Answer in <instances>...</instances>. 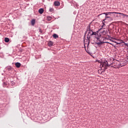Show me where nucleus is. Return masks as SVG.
I'll use <instances>...</instances> for the list:
<instances>
[{
  "mask_svg": "<svg viewBox=\"0 0 128 128\" xmlns=\"http://www.w3.org/2000/svg\"><path fill=\"white\" fill-rule=\"evenodd\" d=\"M108 66H110L108 65V62L107 60L102 62L100 64L101 70H98V72H104L106 70H108Z\"/></svg>",
  "mask_w": 128,
  "mask_h": 128,
  "instance_id": "1",
  "label": "nucleus"
},
{
  "mask_svg": "<svg viewBox=\"0 0 128 128\" xmlns=\"http://www.w3.org/2000/svg\"><path fill=\"white\" fill-rule=\"evenodd\" d=\"M90 36H87V39H86V37H84V44H88H88H90Z\"/></svg>",
  "mask_w": 128,
  "mask_h": 128,
  "instance_id": "2",
  "label": "nucleus"
},
{
  "mask_svg": "<svg viewBox=\"0 0 128 128\" xmlns=\"http://www.w3.org/2000/svg\"><path fill=\"white\" fill-rule=\"evenodd\" d=\"M93 30L90 29V24L86 28V31L85 32V34H86V32H92Z\"/></svg>",
  "mask_w": 128,
  "mask_h": 128,
  "instance_id": "3",
  "label": "nucleus"
},
{
  "mask_svg": "<svg viewBox=\"0 0 128 128\" xmlns=\"http://www.w3.org/2000/svg\"><path fill=\"white\" fill-rule=\"evenodd\" d=\"M112 14H114L113 12H104V13L100 14L98 16H104V14H105V16H107L110 15Z\"/></svg>",
  "mask_w": 128,
  "mask_h": 128,
  "instance_id": "4",
  "label": "nucleus"
},
{
  "mask_svg": "<svg viewBox=\"0 0 128 128\" xmlns=\"http://www.w3.org/2000/svg\"><path fill=\"white\" fill-rule=\"evenodd\" d=\"M96 44H98L100 46V44H110L108 42H95Z\"/></svg>",
  "mask_w": 128,
  "mask_h": 128,
  "instance_id": "5",
  "label": "nucleus"
},
{
  "mask_svg": "<svg viewBox=\"0 0 128 128\" xmlns=\"http://www.w3.org/2000/svg\"><path fill=\"white\" fill-rule=\"evenodd\" d=\"M54 4L56 6H60V2L58 1H56L54 2Z\"/></svg>",
  "mask_w": 128,
  "mask_h": 128,
  "instance_id": "6",
  "label": "nucleus"
},
{
  "mask_svg": "<svg viewBox=\"0 0 128 128\" xmlns=\"http://www.w3.org/2000/svg\"><path fill=\"white\" fill-rule=\"evenodd\" d=\"M15 66H16V68H20L21 64H20V63L17 62L15 64Z\"/></svg>",
  "mask_w": 128,
  "mask_h": 128,
  "instance_id": "7",
  "label": "nucleus"
},
{
  "mask_svg": "<svg viewBox=\"0 0 128 128\" xmlns=\"http://www.w3.org/2000/svg\"><path fill=\"white\" fill-rule=\"evenodd\" d=\"M98 32H94V30H92V33L91 34V36H96V34H98Z\"/></svg>",
  "mask_w": 128,
  "mask_h": 128,
  "instance_id": "8",
  "label": "nucleus"
},
{
  "mask_svg": "<svg viewBox=\"0 0 128 128\" xmlns=\"http://www.w3.org/2000/svg\"><path fill=\"white\" fill-rule=\"evenodd\" d=\"M44 8H40V9H39L38 10V12L39 14H42L44 13Z\"/></svg>",
  "mask_w": 128,
  "mask_h": 128,
  "instance_id": "9",
  "label": "nucleus"
},
{
  "mask_svg": "<svg viewBox=\"0 0 128 128\" xmlns=\"http://www.w3.org/2000/svg\"><path fill=\"white\" fill-rule=\"evenodd\" d=\"M54 44V42L52 41H50L48 42V46H52Z\"/></svg>",
  "mask_w": 128,
  "mask_h": 128,
  "instance_id": "10",
  "label": "nucleus"
},
{
  "mask_svg": "<svg viewBox=\"0 0 128 128\" xmlns=\"http://www.w3.org/2000/svg\"><path fill=\"white\" fill-rule=\"evenodd\" d=\"M36 24V20L34 19H32V20H31V24H32V26H34V24Z\"/></svg>",
  "mask_w": 128,
  "mask_h": 128,
  "instance_id": "11",
  "label": "nucleus"
},
{
  "mask_svg": "<svg viewBox=\"0 0 128 128\" xmlns=\"http://www.w3.org/2000/svg\"><path fill=\"white\" fill-rule=\"evenodd\" d=\"M97 40H98L99 42H104L102 41L100 38V36H98L96 38Z\"/></svg>",
  "mask_w": 128,
  "mask_h": 128,
  "instance_id": "12",
  "label": "nucleus"
},
{
  "mask_svg": "<svg viewBox=\"0 0 128 128\" xmlns=\"http://www.w3.org/2000/svg\"><path fill=\"white\" fill-rule=\"evenodd\" d=\"M106 18H110V20H112V18H110V16H105V18L102 20V22H104V20H106Z\"/></svg>",
  "mask_w": 128,
  "mask_h": 128,
  "instance_id": "13",
  "label": "nucleus"
},
{
  "mask_svg": "<svg viewBox=\"0 0 128 128\" xmlns=\"http://www.w3.org/2000/svg\"><path fill=\"white\" fill-rule=\"evenodd\" d=\"M118 40L120 41L119 43H118L117 42L115 41V42H114V44H122V40Z\"/></svg>",
  "mask_w": 128,
  "mask_h": 128,
  "instance_id": "14",
  "label": "nucleus"
},
{
  "mask_svg": "<svg viewBox=\"0 0 128 128\" xmlns=\"http://www.w3.org/2000/svg\"><path fill=\"white\" fill-rule=\"evenodd\" d=\"M87 32H88L87 36H90H90H92L91 34H92V31H90Z\"/></svg>",
  "mask_w": 128,
  "mask_h": 128,
  "instance_id": "15",
  "label": "nucleus"
},
{
  "mask_svg": "<svg viewBox=\"0 0 128 128\" xmlns=\"http://www.w3.org/2000/svg\"><path fill=\"white\" fill-rule=\"evenodd\" d=\"M4 42H10V38H5Z\"/></svg>",
  "mask_w": 128,
  "mask_h": 128,
  "instance_id": "16",
  "label": "nucleus"
},
{
  "mask_svg": "<svg viewBox=\"0 0 128 128\" xmlns=\"http://www.w3.org/2000/svg\"><path fill=\"white\" fill-rule=\"evenodd\" d=\"M120 14H121V16H123V18H124L125 16H126V18H128L127 14H124V13H121Z\"/></svg>",
  "mask_w": 128,
  "mask_h": 128,
  "instance_id": "17",
  "label": "nucleus"
},
{
  "mask_svg": "<svg viewBox=\"0 0 128 128\" xmlns=\"http://www.w3.org/2000/svg\"><path fill=\"white\" fill-rule=\"evenodd\" d=\"M53 38H58V34H53Z\"/></svg>",
  "mask_w": 128,
  "mask_h": 128,
  "instance_id": "18",
  "label": "nucleus"
},
{
  "mask_svg": "<svg viewBox=\"0 0 128 128\" xmlns=\"http://www.w3.org/2000/svg\"><path fill=\"white\" fill-rule=\"evenodd\" d=\"M10 84H11V86H15L16 82H14L12 81V82H10Z\"/></svg>",
  "mask_w": 128,
  "mask_h": 128,
  "instance_id": "19",
  "label": "nucleus"
},
{
  "mask_svg": "<svg viewBox=\"0 0 128 128\" xmlns=\"http://www.w3.org/2000/svg\"><path fill=\"white\" fill-rule=\"evenodd\" d=\"M47 20H52V17L51 16H48L47 17Z\"/></svg>",
  "mask_w": 128,
  "mask_h": 128,
  "instance_id": "20",
  "label": "nucleus"
},
{
  "mask_svg": "<svg viewBox=\"0 0 128 128\" xmlns=\"http://www.w3.org/2000/svg\"><path fill=\"white\" fill-rule=\"evenodd\" d=\"M12 68L11 66H8V67L7 68V70H8V71L12 70Z\"/></svg>",
  "mask_w": 128,
  "mask_h": 128,
  "instance_id": "21",
  "label": "nucleus"
},
{
  "mask_svg": "<svg viewBox=\"0 0 128 128\" xmlns=\"http://www.w3.org/2000/svg\"><path fill=\"white\" fill-rule=\"evenodd\" d=\"M113 14H120V12H113Z\"/></svg>",
  "mask_w": 128,
  "mask_h": 128,
  "instance_id": "22",
  "label": "nucleus"
},
{
  "mask_svg": "<svg viewBox=\"0 0 128 128\" xmlns=\"http://www.w3.org/2000/svg\"><path fill=\"white\" fill-rule=\"evenodd\" d=\"M3 86H4V88H6V82H4V83L3 84Z\"/></svg>",
  "mask_w": 128,
  "mask_h": 128,
  "instance_id": "23",
  "label": "nucleus"
},
{
  "mask_svg": "<svg viewBox=\"0 0 128 128\" xmlns=\"http://www.w3.org/2000/svg\"><path fill=\"white\" fill-rule=\"evenodd\" d=\"M54 10V8H51L50 9V12H52V11Z\"/></svg>",
  "mask_w": 128,
  "mask_h": 128,
  "instance_id": "24",
  "label": "nucleus"
},
{
  "mask_svg": "<svg viewBox=\"0 0 128 128\" xmlns=\"http://www.w3.org/2000/svg\"><path fill=\"white\" fill-rule=\"evenodd\" d=\"M98 62H99V64H102V61L101 60H98Z\"/></svg>",
  "mask_w": 128,
  "mask_h": 128,
  "instance_id": "25",
  "label": "nucleus"
},
{
  "mask_svg": "<svg viewBox=\"0 0 128 128\" xmlns=\"http://www.w3.org/2000/svg\"><path fill=\"white\" fill-rule=\"evenodd\" d=\"M125 46L128 47V43H124Z\"/></svg>",
  "mask_w": 128,
  "mask_h": 128,
  "instance_id": "26",
  "label": "nucleus"
},
{
  "mask_svg": "<svg viewBox=\"0 0 128 128\" xmlns=\"http://www.w3.org/2000/svg\"><path fill=\"white\" fill-rule=\"evenodd\" d=\"M127 18H128V16H127Z\"/></svg>",
  "mask_w": 128,
  "mask_h": 128,
  "instance_id": "27",
  "label": "nucleus"
}]
</instances>
